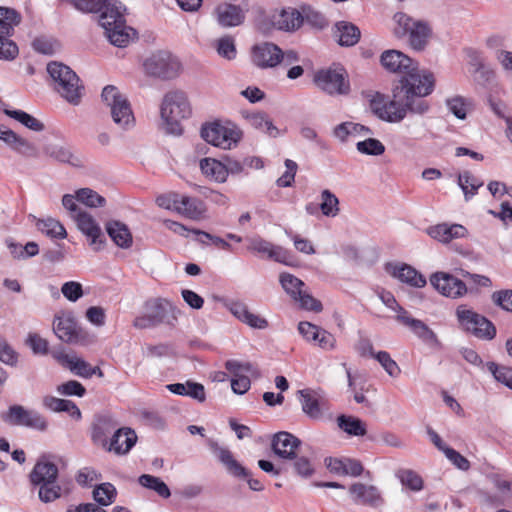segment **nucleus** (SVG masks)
<instances>
[{
	"mask_svg": "<svg viewBox=\"0 0 512 512\" xmlns=\"http://www.w3.org/2000/svg\"><path fill=\"white\" fill-rule=\"evenodd\" d=\"M294 301L298 302L301 308L306 310L321 312L323 309L321 302L305 291H303Z\"/></svg>",
	"mask_w": 512,
	"mask_h": 512,
	"instance_id": "nucleus-62",
	"label": "nucleus"
},
{
	"mask_svg": "<svg viewBox=\"0 0 512 512\" xmlns=\"http://www.w3.org/2000/svg\"><path fill=\"white\" fill-rule=\"evenodd\" d=\"M302 23L303 17L295 8L283 9L273 17V25L280 30L293 31L298 29Z\"/></svg>",
	"mask_w": 512,
	"mask_h": 512,
	"instance_id": "nucleus-36",
	"label": "nucleus"
},
{
	"mask_svg": "<svg viewBox=\"0 0 512 512\" xmlns=\"http://www.w3.org/2000/svg\"><path fill=\"white\" fill-rule=\"evenodd\" d=\"M359 153L364 155L379 156L385 152V146L375 138H368L356 144Z\"/></svg>",
	"mask_w": 512,
	"mask_h": 512,
	"instance_id": "nucleus-52",
	"label": "nucleus"
},
{
	"mask_svg": "<svg viewBox=\"0 0 512 512\" xmlns=\"http://www.w3.org/2000/svg\"><path fill=\"white\" fill-rule=\"evenodd\" d=\"M201 137L215 147L231 150L241 141L243 132L231 121H214L202 126Z\"/></svg>",
	"mask_w": 512,
	"mask_h": 512,
	"instance_id": "nucleus-8",
	"label": "nucleus"
},
{
	"mask_svg": "<svg viewBox=\"0 0 512 512\" xmlns=\"http://www.w3.org/2000/svg\"><path fill=\"white\" fill-rule=\"evenodd\" d=\"M446 106L448 110L460 120H465L468 111L473 109L472 100L460 95L453 96L446 99Z\"/></svg>",
	"mask_w": 512,
	"mask_h": 512,
	"instance_id": "nucleus-41",
	"label": "nucleus"
},
{
	"mask_svg": "<svg viewBox=\"0 0 512 512\" xmlns=\"http://www.w3.org/2000/svg\"><path fill=\"white\" fill-rule=\"evenodd\" d=\"M396 320L402 325L408 327L415 336L422 340L425 344L432 348H439L441 343L435 332L428 327L423 321L410 316L409 312L404 308H399V314Z\"/></svg>",
	"mask_w": 512,
	"mask_h": 512,
	"instance_id": "nucleus-18",
	"label": "nucleus"
},
{
	"mask_svg": "<svg viewBox=\"0 0 512 512\" xmlns=\"http://www.w3.org/2000/svg\"><path fill=\"white\" fill-rule=\"evenodd\" d=\"M456 316L460 326L475 337L485 340H491L496 335L494 324L486 317L468 309L465 305H460L456 309Z\"/></svg>",
	"mask_w": 512,
	"mask_h": 512,
	"instance_id": "nucleus-13",
	"label": "nucleus"
},
{
	"mask_svg": "<svg viewBox=\"0 0 512 512\" xmlns=\"http://www.w3.org/2000/svg\"><path fill=\"white\" fill-rule=\"evenodd\" d=\"M458 185L464 193L465 200L469 201L483 186V182L474 177L469 171H464L458 175Z\"/></svg>",
	"mask_w": 512,
	"mask_h": 512,
	"instance_id": "nucleus-43",
	"label": "nucleus"
},
{
	"mask_svg": "<svg viewBox=\"0 0 512 512\" xmlns=\"http://www.w3.org/2000/svg\"><path fill=\"white\" fill-rule=\"evenodd\" d=\"M26 344L31 348L34 354L46 355L48 353V341L37 333H29Z\"/></svg>",
	"mask_w": 512,
	"mask_h": 512,
	"instance_id": "nucleus-58",
	"label": "nucleus"
},
{
	"mask_svg": "<svg viewBox=\"0 0 512 512\" xmlns=\"http://www.w3.org/2000/svg\"><path fill=\"white\" fill-rule=\"evenodd\" d=\"M398 477L402 483V485L408 487L413 491H419L423 487L422 478L412 470H400L398 472Z\"/></svg>",
	"mask_w": 512,
	"mask_h": 512,
	"instance_id": "nucleus-53",
	"label": "nucleus"
},
{
	"mask_svg": "<svg viewBox=\"0 0 512 512\" xmlns=\"http://www.w3.org/2000/svg\"><path fill=\"white\" fill-rule=\"evenodd\" d=\"M106 232L118 247L123 249L131 247L132 234L124 223L116 220L109 221L106 223Z\"/></svg>",
	"mask_w": 512,
	"mask_h": 512,
	"instance_id": "nucleus-34",
	"label": "nucleus"
},
{
	"mask_svg": "<svg viewBox=\"0 0 512 512\" xmlns=\"http://www.w3.org/2000/svg\"><path fill=\"white\" fill-rule=\"evenodd\" d=\"M380 62L389 72L403 74L397 85H403L408 78H419V85H429L434 89V76L426 70H419L418 63L399 50H386L381 54ZM418 84V82H415Z\"/></svg>",
	"mask_w": 512,
	"mask_h": 512,
	"instance_id": "nucleus-2",
	"label": "nucleus"
},
{
	"mask_svg": "<svg viewBox=\"0 0 512 512\" xmlns=\"http://www.w3.org/2000/svg\"><path fill=\"white\" fill-rule=\"evenodd\" d=\"M299 400L301 403L302 411L312 419H320L323 415V402L308 389L299 390Z\"/></svg>",
	"mask_w": 512,
	"mask_h": 512,
	"instance_id": "nucleus-37",
	"label": "nucleus"
},
{
	"mask_svg": "<svg viewBox=\"0 0 512 512\" xmlns=\"http://www.w3.org/2000/svg\"><path fill=\"white\" fill-rule=\"evenodd\" d=\"M210 448L213 454L225 466L230 475L246 479L249 488L253 491H262L264 489L261 481L251 478L250 472L233 457V454L229 449L221 447L213 441L210 442Z\"/></svg>",
	"mask_w": 512,
	"mask_h": 512,
	"instance_id": "nucleus-15",
	"label": "nucleus"
},
{
	"mask_svg": "<svg viewBox=\"0 0 512 512\" xmlns=\"http://www.w3.org/2000/svg\"><path fill=\"white\" fill-rule=\"evenodd\" d=\"M103 102L110 108L113 122L123 130H129L135 125V117L131 105L125 95L113 85L103 88L101 94Z\"/></svg>",
	"mask_w": 512,
	"mask_h": 512,
	"instance_id": "nucleus-10",
	"label": "nucleus"
},
{
	"mask_svg": "<svg viewBox=\"0 0 512 512\" xmlns=\"http://www.w3.org/2000/svg\"><path fill=\"white\" fill-rule=\"evenodd\" d=\"M117 491L111 483H102L93 490L94 500L102 506H108L115 501Z\"/></svg>",
	"mask_w": 512,
	"mask_h": 512,
	"instance_id": "nucleus-50",
	"label": "nucleus"
},
{
	"mask_svg": "<svg viewBox=\"0 0 512 512\" xmlns=\"http://www.w3.org/2000/svg\"><path fill=\"white\" fill-rule=\"evenodd\" d=\"M70 369L75 372L76 375L90 378L91 377V365L87 363L85 360L73 357L68 360Z\"/></svg>",
	"mask_w": 512,
	"mask_h": 512,
	"instance_id": "nucleus-63",
	"label": "nucleus"
},
{
	"mask_svg": "<svg viewBox=\"0 0 512 512\" xmlns=\"http://www.w3.org/2000/svg\"><path fill=\"white\" fill-rule=\"evenodd\" d=\"M202 173L219 183L227 180V169L225 163L212 158H204L200 161Z\"/></svg>",
	"mask_w": 512,
	"mask_h": 512,
	"instance_id": "nucleus-39",
	"label": "nucleus"
},
{
	"mask_svg": "<svg viewBox=\"0 0 512 512\" xmlns=\"http://www.w3.org/2000/svg\"><path fill=\"white\" fill-rule=\"evenodd\" d=\"M21 21L20 14L11 8L0 7V59L14 60L19 53L17 44L11 39L14 27Z\"/></svg>",
	"mask_w": 512,
	"mask_h": 512,
	"instance_id": "nucleus-11",
	"label": "nucleus"
},
{
	"mask_svg": "<svg viewBox=\"0 0 512 512\" xmlns=\"http://www.w3.org/2000/svg\"><path fill=\"white\" fill-rule=\"evenodd\" d=\"M36 226L39 231L51 238L64 239L67 237L64 226L54 218L39 219L36 222Z\"/></svg>",
	"mask_w": 512,
	"mask_h": 512,
	"instance_id": "nucleus-44",
	"label": "nucleus"
},
{
	"mask_svg": "<svg viewBox=\"0 0 512 512\" xmlns=\"http://www.w3.org/2000/svg\"><path fill=\"white\" fill-rule=\"evenodd\" d=\"M248 249L250 251L265 255L277 262L286 263L288 255L287 251L280 246L273 245L271 242L261 237H254L250 239Z\"/></svg>",
	"mask_w": 512,
	"mask_h": 512,
	"instance_id": "nucleus-29",
	"label": "nucleus"
},
{
	"mask_svg": "<svg viewBox=\"0 0 512 512\" xmlns=\"http://www.w3.org/2000/svg\"><path fill=\"white\" fill-rule=\"evenodd\" d=\"M316 85L328 94H347L350 86L344 75L336 70H322L316 73Z\"/></svg>",
	"mask_w": 512,
	"mask_h": 512,
	"instance_id": "nucleus-19",
	"label": "nucleus"
},
{
	"mask_svg": "<svg viewBox=\"0 0 512 512\" xmlns=\"http://www.w3.org/2000/svg\"><path fill=\"white\" fill-rule=\"evenodd\" d=\"M100 11L99 24L104 31H110L111 27L126 23L124 12L125 7L117 0H107L98 10Z\"/></svg>",
	"mask_w": 512,
	"mask_h": 512,
	"instance_id": "nucleus-23",
	"label": "nucleus"
},
{
	"mask_svg": "<svg viewBox=\"0 0 512 512\" xmlns=\"http://www.w3.org/2000/svg\"><path fill=\"white\" fill-rule=\"evenodd\" d=\"M46 155L61 162L67 163L73 167H84V160L81 156L74 154L69 147L59 144H50L44 148Z\"/></svg>",
	"mask_w": 512,
	"mask_h": 512,
	"instance_id": "nucleus-32",
	"label": "nucleus"
},
{
	"mask_svg": "<svg viewBox=\"0 0 512 512\" xmlns=\"http://www.w3.org/2000/svg\"><path fill=\"white\" fill-rule=\"evenodd\" d=\"M118 423L109 414L98 415L92 426V440L103 447L108 445V435L117 430Z\"/></svg>",
	"mask_w": 512,
	"mask_h": 512,
	"instance_id": "nucleus-28",
	"label": "nucleus"
},
{
	"mask_svg": "<svg viewBox=\"0 0 512 512\" xmlns=\"http://www.w3.org/2000/svg\"><path fill=\"white\" fill-rule=\"evenodd\" d=\"M334 36L341 46L351 47L356 45L361 37L360 29L348 21H339L335 24Z\"/></svg>",
	"mask_w": 512,
	"mask_h": 512,
	"instance_id": "nucleus-33",
	"label": "nucleus"
},
{
	"mask_svg": "<svg viewBox=\"0 0 512 512\" xmlns=\"http://www.w3.org/2000/svg\"><path fill=\"white\" fill-rule=\"evenodd\" d=\"M0 361L7 366L16 367L19 362V353L0 335Z\"/></svg>",
	"mask_w": 512,
	"mask_h": 512,
	"instance_id": "nucleus-51",
	"label": "nucleus"
},
{
	"mask_svg": "<svg viewBox=\"0 0 512 512\" xmlns=\"http://www.w3.org/2000/svg\"><path fill=\"white\" fill-rule=\"evenodd\" d=\"M47 72L52 80L53 89L71 105H79L84 95V86L78 75L62 62L47 64Z\"/></svg>",
	"mask_w": 512,
	"mask_h": 512,
	"instance_id": "nucleus-3",
	"label": "nucleus"
},
{
	"mask_svg": "<svg viewBox=\"0 0 512 512\" xmlns=\"http://www.w3.org/2000/svg\"><path fill=\"white\" fill-rule=\"evenodd\" d=\"M73 220L76 222L77 228L90 239V245L94 246L95 250H99L104 244V235L94 217L84 210L75 214Z\"/></svg>",
	"mask_w": 512,
	"mask_h": 512,
	"instance_id": "nucleus-22",
	"label": "nucleus"
},
{
	"mask_svg": "<svg viewBox=\"0 0 512 512\" xmlns=\"http://www.w3.org/2000/svg\"><path fill=\"white\" fill-rule=\"evenodd\" d=\"M147 75L160 79H173L181 70V63L167 50L152 53L143 63Z\"/></svg>",
	"mask_w": 512,
	"mask_h": 512,
	"instance_id": "nucleus-12",
	"label": "nucleus"
},
{
	"mask_svg": "<svg viewBox=\"0 0 512 512\" xmlns=\"http://www.w3.org/2000/svg\"><path fill=\"white\" fill-rule=\"evenodd\" d=\"M387 271L401 282L413 287L422 288L426 285V279L416 269L407 264L388 265Z\"/></svg>",
	"mask_w": 512,
	"mask_h": 512,
	"instance_id": "nucleus-31",
	"label": "nucleus"
},
{
	"mask_svg": "<svg viewBox=\"0 0 512 512\" xmlns=\"http://www.w3.org/2000/svg\"><path fill=\"white\" fill-rule=\"evenodd\" d=\"M320 210L326 217H336L339 214V199L328 189H324L320 195Z\"/></svg>",
	"mask_w": 512,
	"mask_h": 512,
	"instance_id": "nucleus-48",
	"label": "nucleus"
},
{
	"mask_svg": "<svg viewBox=\"0 0 512 512\" xmlns=\"http://www.w3.org/2000/svg\"><path fill=\"white\" fill-rule=\"evenodd\" d=\"M348 492L352 502L356 505L377 508L384 503L379 489L374 485L356 482L349 487Z\"/></svg>",
	"mask_w": 512,
	"mask_h": 512,
	"instance_id": "nucleus-20",
	"label": "nucleus"
},
{
	"mask_svg": "<svg viewBox=\"0 0 512 512\" xmlns=\"http://www.w3.org/2000/svg\"><path fill=\"white\" fill-rule=\"evenodd\" d=\"M180 311L165 298H152L143 305V310L134 321L133 326L138 329L154 328L159 325L175 327Z\"/></svg>",
	"mask_w": 512,
	"mask_h": 512,
	"instance_id": "nucleus-4",
	"label": "nucleus"
},
{
	"mask_svg": "<svg viewBox=\"0 0 512 512\" xmlns=\"http://www.w3.org/2000/svg\"><path fill=\"white\" fill-rule=\"evenodd\" d=\"M180 197H181V194L176 193V192H170V193L159 195L156 198V203L161 208H164L167 210H174L177 212V207L179 205Z\"/></svg>",
	"mask_w": 512,
	"mask_h": 512,
	"instance_id": "nucleus-61",
	"label": "nucleus"
},
{
	"mask_svg": "<svg viewBox=\"0 0 512 512\" xmlns=\"http://www.w3.org/2000/svg\"><path fill=\"white\" fill-rule=\"evenodd\" d=\"M61 292L71 302H76L83 296L82 285L76 281L65 282L61 287Z\"/></svg>",
	"mask_w": 512,
	"mask_h": 512,
	"instance_id": "nucleus-59",
	"label": "nucleus"
},
{
	"mask_svg": "<svg viewBox=\"0 0 512 512\" xmlns=\"http://www.w3.org/2000/svg\"><path fill=\"white\" fill-rule=\"evenodd\" d=\"M279 281L284 291L295 300L304 291L305 283L290 273H281Z\"/></svg>",
	"mask_w": 512,
	"mask_h": 512,
	"instance_id": "nucleus-46",
	"label": "nucleus"
},
{
	"mask_svg": "<svg viewBox=\"0 0 512 512\" xmlns=\"http://www.w3.org/2000/svg\"><path fill=\"white\" fill-rule=\"evenodd\" d=\"M206 212V206L202 200L181 195L179 199V205L177 207V213L192 219L198 220L204 216Z\"/></svg>",
	"mask_w": 512,
	"mask_h": 512,
	"instance_id": "nucleus-35",
	"label": "nucleus"
},
{
	"mask_svg": "<svg viewBox=\"0 0 512 512\" xmlns=\"http://www.w3.org/2000/svg\"><path fill=\"white\" fill-rule=\"evenodd\" d=\"M53 331L63 342L75 345H87L92 339L71 313L56 316L53 322Z\"/></svg>",
	"mask_w": 512,
	"mask_h": 512,
	"instance_id": "nucleus-14",
	"label": "nucleus"
},
{
	"mask_svg": "<svg viewBox=\"0 0 512 512\" xmlns=\"http://www.w3.org/2000/svg\"><path fill=\"white\" fill-rule=\"evenodd\" d=\"M4 422L14 426H24L38 431H45L48 427L46 418L36 410L26 409L22 405H12L2 415Z\"/></svg>",
	"mask_w": 512,
	"mask_h": 512,
	"instance_id": "nucleus-16",
	"label": "nucleus"
},
{
	"mask_svg": "<svg viewBox=\"0 0 512 512\" xmlns=\"http://www.w3.org/2000/svg\"><path fill=\"white\" fill-rule=\"evenodd\" d=\"M58 467L47 460H39L30 473V481L35 486H40L38 497L43 503H51L67 493L56 483Z\"/></svg>",
	"mask_w": 512,
	"mask_h": 512,
	"instance_id": "nucleus-6",
	"label": "nucleus"
},
{
	"mask_svg": "<svg viewBox=\"0 0 512 512\" xmlns=\"http://www.w3.org/2000/svg\"><path fill=\"white\" fill-rule=\"evenodd\" d=\"M242 116L247 120L248 124L257 130L265 132L271 137L278 135V129L273 125L268 115L264 112H242Z\"/></svg>",
	"mask_w": 512,
	"mask_h": 512,
	"instance_id": "nucleus-38",
	"label": "nucleus"
},
{
	"mask_svg": "<svg viewBox=\"0 0 512 512\" xmlns=\"http://www.w3.org/2000/svg\"><path fill=\"white\" fill-rule=\"evenodd\" d=\"M137 442V435L134 430L130 428H118L115 430L110 443L108 451L114 452L117 455L127 454Z\"/></svg>",
	"mask_w": 512,
	"mask_h": 512,
	"instance_id": "nucleus-26",
	"label": "nucleus"
},
{
	"mask_svg": "<svg viewBox=\"0 0 512 512\" xmlns=\"http://www.w3.org/2000/svg\"><path fill=\"white\" fill-rule=\"evenodd\" d=\"M217 23L224 28L236 27L245 20V10L239 5L220 3L214 10Z\"/></svg>",
	"mask_w": 512,
	"mask_h": 512,
	"instance_id": "nucleus-24",
	"label": "nucleus"
},
{
	"mask_svg": "<svg viewBox=\"0 0 512 512\" xmlns=\"http://www.w3.org/2000/svg\"><path fill=\"white\" fill-rule=\"evenodd\" d=\"M492 300L502 309L512 312V290H500L492 294Z\"/></svg>",
	"mask_w": 512,
	"mask_h": 512,
	"instance_id": "nucleus-64",
	"label": "nucleus"
},
{
	"mask_svg": "<svg viewBox=\"0 0 512 512\" xmlns=\"http://www.w3.org/2000/svg\"><path fill=\"white\" fill-rule=\"evenodd\" d=\"M216 49L218 54L228 60L236 57V47L234 39L230 36H225L217 40Z\"/></svg>",
	"mask_w": 512,
	"mask_h": 512,
	"instance_id": "nucleus-54",
	"label": "nucleus"
},
{
	"mask_svg": "<svg viewBox=\"0 0 512 512\" xmlns=\"http://www.w3.org/2000/svg\"><path fill=\"white\" fill-rule=\"evenodd\" d=\"M375 359L380 363L383 369L391 376L397 377L400 374L398 364L391 358L386 351H379L375 355Z\"/></svg>",
	"mask_w": 512,
	"mask_h": 512,
	"instance_id": "nucleus-55",
	"label": "nucleus"
},
{
	"mask_svg": "<svg viewBox=\"0 0 512 512\" xmlns=\"http://www.w3.org/2000/svg\"><path fill=\"white\" fill-rule=\"evenodd\" d=\"M285 167L286 171L285 173L279 177L276 181L277 185L279 187H289L294 182L295 174L297 171V163L293 160L286 159L285 160Z\"/></svg>",
	"mask_w": 512,
	"mask_h": 512,
	"instance_id": "nucleus-60",
	"label": "nucleus"
},
{
	"mask_svg": "<svg viewBox=\"0 0 512 512\" xmlns=\"http://www.w3.org/2000/svg\"><path fill=\"white\" fill-rule=\"evenodd\" d=\"M299 61L298 53L292 49L283 51L276 44L263 42L252 48V62L259 68L289 67Z\"/></svg>",
	"mask_w": 512,
	"mask_h": 512,
	"instance_id": "nucleus-9",
	"label": "nucleus"
},
{
	"mask_svg": "<svg viewBox=\"0 0 512 512\" xmlns=\"http://www.w3.org/2000/svg\"><path fill=\"white\" fill-rule=\"evenodd\" d=\"M191 107L187 95L180 90L167 92L160 105V116L167 133L181 135V120L189 117Z\"/></svg>",
	"mask_w": 512,
	"mask_h": 512,
	"instance_id": "nucleus-5",
	"label": "nucleus"
},
{
	"mask_svg": "<svg viewBox=\"0 0 512 512\" xmlns=\"http://www.w3.org/2000/svg\"><path fill=\"white\" fill-rule=\"evenodd\" d=\"M111 27L110 31H104L105 36L111 44L117 47H126L135 36V30L126 26V23L122 25Z\"/></svg>",
	"mask_w": 512,
	"mask_h": 512,
	"instance_id": "nucleus-40",
	"label": "nucleus"
},
{
	"mask_svg": "<svg viewBox=\"0 0 512 512\" xmlns=\"http://www.w3.org/2000/svg\"><path fill=\"white\" fill-rule=\"evenodd\" d=\"M487 368L498 382H501L505 386L510 387L512 382V368L503 366L499 367L494 362H489L487 364Z\"/></svg>",
	"mask_w": 512,
	"mask_h": 512,
	"instance_id": "nucleus-56",
	"label": "nucleus"
},
{
	"mask_svg": "<svg viewBox=\"0 0 512 512\" xmlns=\"http://www.w3.org/2000/svg\"><path fill=\"white\" fill-rule=\"evenodd\" d=\"M4 113L32 131L40 132L44 130V124L25 111L4 109Z\"/></svg>",
	"mask_w": 512,
	"mask_h": 512,
	"instance_id": "nucleus-45",
	"label": "nucleus"
},
{
	"mask_svg": "<svg viewBox=\"0 0 512 512\" xmlns=\"http://www.w3.org/2000/svg\"><path fill=\"white\" fill-rule=\"evenodd\" d=\"M337 423L339 428L349 435L364 436L367 432L365 423L353 416L340 415L337 418Z\"/></svg>",
	"mask_w": 512,
	"mask_h": 512,
	"instance_id": "nucleus-42",
	"label": "nucleus"
},
{
	"mask_svg": "<svg viewBox=\"0 0 512 512\" xmlns=\"http://www.w3.org/2000/svg\"><path fill=\"white\" fill-rule=\"evenodd\" d=\"M427 234L439 242L449 243L453 239L465 237L467 229L460 224L448 225L446 223H441L429 227L427 229Z\"/></svg>",
	"mask_w": 512,
	"mask_h": 512,
	"instance_id": "nucleus-30",
	"label": "nucleus"
},
{
	"mask_svg": "<svg viewBox=\"0 0 512 512\" xmlns=\"http://www.w3.org/2000/svg\"><path fill=\"white\" fill-rule=\"evenodd\" d=\"M301 441L289 432L281 431L273 436L271 447L273 452L283 459H294Z\"/></svg>",
	"mask_w": 512,
	"mask_h": 512,
	"instance_id": "nucleus-25",
	"label": "nucleus"
},
{
	"mask_svg": "<svg viewBox=\"0 0 512 512\" xmlns=\"http://www.w3.org/2000/svg\"><path fill=\"white\" fill-rule=\"evenodd\" d=\"M78 202L90 207L98 208L106 204V199L91 188H80L76 190Z\"/></svg>",
	"mask_w": 512,
	"mask_h": 512,
	"instance_id": "nucleus-49",
	"label": "nucleus"
},
{
	"mask_svg": "<svg viewBox=\"0 0 512 512\" xmlns=\"http://www.w3.org/2000/svg\"><path fill=\"white\" fill-rule=\"evenodd\" d=\"M298 331L308 342H312L324 350H332L335 347V337L317 325L302 321L298 324Z\"/></svg>",
	"mask_w": 512,
	"mask_h": 512,
	"instance_id": "nucleus-21",
	"label": "nucleus"
},
{
	"mask_svg": "<svg viewBox=\"0 0 512 512\" xmlns=\"http://www.w3.org/2000/svg\"><path fill=\"white\" fill-rule=\"evenodd\" d=\"M419 78H408L403 85L393 88V97L390 99L383 94L376 93L370 100L371 111L382 121L399 123L408 112L425 114L429 104L424 97L432 93L429 85H419Z\"/></svg>",
	"mask_w": 512,
	"mask_h": 512,
	"instance_id": "nucleus-1",
	"label": "nucleus"
},
{
	"mask_svg": "<svg viewBox=\"0 0 512 512\" xmlns=\"http://www.w3.org/2000/svg\"><path fill=\"white\" fill-rule=\"evenodd\" d=\"M56 391L65 396H78L82 397L85 395V387L76 380H69L57 386Z\"/></svg>",
	"mask_w": 512,
	"mask_h": 512,
	"instance_id": "nucleus-57",
	"label": "nucleus"
},
{
	"mask_svg": "<svg viewBox=\"0 0 512 512\" xmlns=\"http://www.w3.org/2000/svg\"><path fill=\"white\" fill-rule=\"evenodd\" d=\"M396 27L394 34L397 38L408 36L410 47L415 51H423L432 36V28L427 21L415 20L403 12H397L393 17Z\"/></svg>",
	"mask_w": 512,
	"mask_h": 512,
	"instance_id": "nucleus-7",
	"label": "nucleus"
},
{
	"mask_svg": "<svg viewBox=\"0 0 512 512\" xmlns=\"http://www.w3.org/2000/svg\"><path fill=\"white\" fill-rule=\"evenodd\" d=\"M0 140L24 157L37 158L39 156V150L33 143L19 136L9 128L4 131V135Z\"/></svg>",
	"mask_w": 512,
	"mask_h": 512,
	"instance_id": "nucleus-27",
	"label": "nucleus"
},
{
	"mask_svg": "<svg viewBox=\"0 0 512 512\" xmlns=\"http://www.w3.org/2000/svg\"><path fill=\"white\" fill-rule=\"evenodd\" d=\"M430 284L443 296L453 299L460 298L468 292L462 280L446 272L433 273L430 276Z\"/></svg>",
	"mask_w": 512,
	"mask_h": 512,
	"instance_id": "nucleus-17",
	"label": "nucleus"
},
{
	"mask_svg": "<svg viewBox=\"0 0 512 512\" xmlns=\"http://www.w3.org/2000/svg\"><path fill=\"white\" fill-rule=\"evenodd\" d=\"M138 483L144 488L155 491L162 498L171 495L169 487L159 478L149 474H143L138 478Z\"/></svg>",
	"mask_w": 512,
	"mask_h": 512,
	"instance_id": "nucleus-47",
	"label": "nucleus"
}]
</instances>
